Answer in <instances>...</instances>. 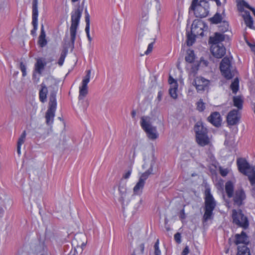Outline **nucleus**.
Segmentation results:
<instances>
[{"label": "nucleus", "instance_id": "obj_51", "mask_svg": "<svg viewBox=\"0 0 255 255\" xmlns=\"http://www.w3.org/2000/svg\"><path fill=\"white\" fill-rule=\"evenodd\" d=\"M189 248L188 246H186L183 250L182 253V255H187V254L189 253Z\"/></svg>", "mask_w": 255, "mask_h": 255}, {"label": "nucleus", "instance_id": "obj_54", "mask_svg": "<svg viewBox=\"0 0 255 255\" xmlns=\"http://www.w3.org/2000/svg\"><path fill=\"white\" fill-rule=\"evenodd\" d=\"M17 255H29L26 252L18 253Z\"/></svg>", "mask_w": 255, "mask_h": 255}, {"label": "nucleus", "instance_id": "obj_11", "mask_svg": "<svg viewBox=\"0 0 255 255\" xmlns=\"http://www.w3.org/2000/svg\"><path fill=\"white\" fill-rule=\"evenodd\" d=\"M210 50L212 55L217 58H221L226 54V48L223 44H212Z\"/></svg>", "mask_w": 255, "mask_h": 255}, {"label": "nucleus", "instance_id": "obj_37", "mask_svg": "<svg viewBox=\"0 0 255 255\" xmlns=\"http://www.w3.org/2000/svg\"><path fill=\"white\" fill-rule=\"evenodd\" d=\"M67 52L66 51H62L61 53L60 57L58 60V63L59 66H61L63 65L65 58L66 56Z\"/></svg>", "mask_w": 255, "mask_h": 255}, {"label": "nucleus", "instance_id": "obj_61", "mask_svg": "<svg viewBox=\"0 0 255 255\" xmlns=\"http://www.w3.org/2000/svg\"><path fill=\"white\" fill-rule=\"evenodd\" d=\"M82 246H85V245H84V244H82Z\"/></svg>", "mask_w": 255, "mask_h": 255}, {"label": "nucleus", "instance_id": "obj_14", "mask_svg": "<svg viewBox=\"0 0 255 255\" xmlns=\"http://www.w3.org/2000/svg\"><path fill=\"white\" fill-rule=\"evenodd\" d=\"M194 85L198 91H204L209 85V80L202 77H197L194 80Z\"/></svg>", "mask_w": 255, "mask_h": 255}, {"label": "nucleus", "instance_id": "obj_58", "mask_svg": "<svg viewBox=\"0 0 255 255\" xmlns=\"http://www.w3.org/2000/svg\"><path fill=\"white\" fill-rule=\"evenodd\" d=\"M132 117H134L136 114V113L135 111H132L131 113Z\"/></svg>", "mask_w": 255, "mask_h": 255}, {"label": "nucleus", "instance_id": "obj_22", "mask_svg": "<svg viewBox=\"0 0 255 255\" xmlns=\"http://www.w3.org/2000/svg\"><path fill=\"white\" fill-rule=\"evenodd\" d=\"M196 141L197 143L202 146H204L209 143V138L207 135V133L199 134L196 135Z\"/></svg>", "mask_w": 255, "mask_h": 255}, {"label": "nucleus", "instance_id": "obj_15", "mask_svg": "<svg viewBox=\"0 0 255 255\" xmlns=\"http://www.w3.org/2000/svg\"><path fill=\"white\" fill-rule=\"evenodd\" d=\"M38 0H33L32 1V24L33 26L34 30H36L38 26Z\"/></svg>", "mask_w": 255, "mask_h": 255}, {"label": "nucleus", "instance_id": "obj_50", "mask_svg": "<svg viewBox=\"0 0 255 255\" xmlns=\"http://www.w3.org/2000/svg\"><path fill=\"white\" fill-rule=\"evenodd\" d=\"M244 6H245L246 7L250 9L252 11H253V14H254L255 16V9L254 8H252V7H251L250 6V5L247 3H246L244 2Z\"/></svg>", "mask_w": 255, "mask_h": 255}, {"label": "nucleus", "instance_id": "obj_30", "mask_svg": "<svg viewBox=\"0 0 255 255\" xmlns=\"http://www.w3.org/2000/svg\"><path fill=\"white\" fill-rule=\"evenodd\" d=\"M120 194V201L123 202L126 196V187L125 185L119 186L118 189Z\"/></svg>", "mask_w": 255, "mask_h": 255}, {"label": "nucleus", "instance_id": "obj_4", "mask_svg": "<svg viewBox=\"0 0 255 255\" xmlns=\"http://www.w3.org/2000/svg\"><path fill=\"white\" fill-rule=\"evenodd\" d=\"M140 126L146 132L147 137L152 140L158 138V133L156 128L151 125V118L148 116H143L140 118Z\"/></svg>", "mask_w": 255, "mask_h": 255}, {"label": "nucleus", "instance_id": "obj_9", "mask_svg": "<svg viewBox=\"0 0 255 255\" xmlns=\"http://www.w3.org/2000/svg\"><path fill=\"white\" fill-rule=\"evenodd\" d=\"M91 70L86 71V75L83 78L81 85L79 87V95L78 96L79 101L83 100L88 94V84L89 83L91 78Z\"/></svg>", "mask_w": 255, "mask_h": 255}, {"label": "nucleus", "instance_id": "obj_39", "mask_svg": "<svg viewBox=\"0 0 255 255\" xmlns=\"http://www.w3.org/2000/svg\"><path fill=\"white\" fill-rule=\"evenodd\" d=\"M159 240H157L155 242L154 248V255H161V251L159 248Z\"/></svg>", "mask_w": 255, "mask_h": 255}, {"label": "nucleus", "instance_id": "obj_60", "mask_svg": "<svg viewBox=\"0 0 255 255\" xmlns=\"http://www.w3.org/2000/svg\"><path fill=\"white\" fill-rule=\"evenodd\" d=\"M39 247H40V248L42 249H43V246H42V245H40V246H39Z\"/></svg>", "mask_w": 255, "mask_h": 255}, {"label": "nucleus", "instance_id": "obj_10", "mask_svg": "<svg viewBox=\"0 0 255 255\" xmlns=\"http://www.w3.org/2000/svg\"><path fill=\"white\" fill-rule=\"evenodd\" d=\"M225 13L223 11L222 13L217 12L210 19V21L212 23L218 24L220 23H223V27H221V30L223 32H226L228 30L229 24L227 21L224 20Z\"/></svg>", "mask_w": 255, "mask_h": 255}, {"label": "nucleus", "instance_id": "obj_52", "mask_svg": "<svg viewBox=\"0 0 255 255\" xmlns=\"http://www.w3.org/2000/svg\"><path fill=\"white\" fill-rule=\"evenodd\" d=\"M139 249L140 250L141 253L143 254L144 250V244H141L139 246Z\"/></svg>", "mask_w": 255, "mask_h": 255}, {"label": "nucleus", "instance_id": "obj_48", "mask_svg": "<svg viewBox=\"0 0 255 255\" xmlns=\"http://www.w3.org/2000/svg\"><path fill=\"white\" fill-rule=\"evenodd\" d=\"M186 217V214L185 213V210L183 209L180 213V218L182 220L185 219Z\"/></svg>", "mask_w": 255, "mask_h": 255}, {"label": "nucleus", "instance_id": "obj_20", "mask_svg": "<svg viewBox=\"0 0 255 255\" xmlns=\"http://www.w3.org/2000/svg\"><path fill=\"white\" fill-rule=\"evenodd\" d=\"M208 119L209 122L215 127H218L221 125L222 120L220 114L218 112H216L212 113Z\"/></svg>", "mask_w": 255, "mask_h": 255}, {"label": "nucleus", "instance_id": "obj_21", "mask_svg": "<svg viewBox=\"0 0 255 255\" xmlns=\"http://www.w3.org/2000/svg\"><path fill=\"white\" fill-rule=\"evenodd\" d=\"M243 12L242 16L247 26L250 28H253L254 27V21L250 12L248 10H243Z\"/></svg>", "mask_w": 255, "mask_h": 255}, {"label": "nucleus", "instance_id": "obj_28", "mask_svg": "<svg viewBox=\"0 0 255 255\" xmlns=\"http://www.w3.org/2000/svg\"><path fill=\"white\" fill-rule=\"evenodd\" d=\"M234 185L231 181H228L225 184V191L229 198L233 196Z\"/></svg>", "mask_w": 255, "mask_h": 255}, {"label": "nucleus", "instance_id": "obj_3", "mask_svg": "<svg viewBox=\"0 0 255 255\" xmlns=\"http://www.w3.org/2000/svg\"><path fill=\"white\" fill-rule=\"evenodd\" d=\"M53 91L50 93L48 109L46 113V123L47 125H50L53 124L55 113L57 108L56 102V86L54 83Z\"/></svg>", "mask_w": 255, "mask_h": 255}, {"label": "nucleus", "instance_id": "obj_55", "mask_svg": "<svg viewBox=\"0 0 255 255\" xmlns=\"http://www.w3.org/2000/svg\"><path fill=\"white\" fill-rule=\"evenodd\" d=\"M214 1H215L216 2V3L218 6L221 5V3L220 0H214Z\"/></svg>", "mask_w": 255, "mask_h": 255}, {"label": "nucleus", "instance_id": "obj_41", "mask_svg": "<svg viewBox=\"0 0 255 255\" xmlns=\"http://www.w3.org/2000/svg\"><path fill=\"white\" fill-rule=\"evenodd\" d=\"M85 21L86 23L85 28H90V15L87 10H85Z\"/></svg>", "mask_w": 255, "mask_h": 255}, {"label": "nucleus", "instance_id": "obj_57", "mask_svg": "<svg viewBox=\"0 0 255 255\" xmlns=\"http://www.w3.org/2000/svg\"><path fill=\"white\" fill-rule=\"evenodd\" d=\"M161 93L160 92H158V98L160 100L161 99Z\"/></svg>", "mask_w": 255, "mask_h": 255}, {"label": "nucleus", "instance_id": "obj_32", "mask_svg": "<svg viewBox=\"0 0 255 255\" xmlns=\"http://www.w3.org/2000/svg\"><path fill=\"white\" fill-rule=\"evenodd\" d=\"M234 105L239 109H242L243 107V100L239 97H234L233 99Z\"/></svg>", "mask_w": 255, "mask_h": 255}, {"label": "nucleus", "instance_id": "obj_6", "mask_svg": "<svg viewBox=\"0 0 255 255\" xmlns=\"http://www.w3.org/2000/svg\"><path fill=\"white\" fill-rule=\"evenodd\" d=\"M220 68L222 74L227 79L232 78L236 73L235 68L231 63L229 57H225L220 63Z\"/></svg>", "mask_w": 255, "mask_h": 255}, {"label": "nucleus", "instance_id": "obj_1", "mask_svg": "<svg viewBox=\"0 0 255 255\" xmlns=\"http://www.w3.org/2000/svg\"><path fill=\"white\" fill-rule=\"evenodd\" d=\"M82 13V9L80 7L74 9L71 13V23L69 29L70 34V43H69V46L71 47L72 49L74 48V47L77 30L79 25Z\"/></svg>", "mask_w": 255, "mask_h": 255}, {"label": "nucleus", "instance_id": "obj_13", "mask_svg": "<svg viewBox=\"0 0 255 255\" xmlns=\"http://www.w3.org/2000/svg\"><path fill=\"white\" fill-rule=\"evenodd\" d=\"M238 169L243 174L246 175L251 172L254 167H251L249 163L244 158H239L237 161Z\"/></svg>", "mask_w": 255, "mask_h": 255}, {"label": "nucleus", "instance_id": "obj_40", "mask_svg": "<svg viewBox=\"0 0 255 255\" xmlns=\"http://www.w3.org/2000/svg\"><path fill=\"white\" fill-rule=\"evenodd\" d=\"M38 42L41 47H43L47 44V40L45 38L39 37Z\"/></svg>", "mask_w": 255, "mask_h": 255}, {"label": "nucleus", "instance_id": "obj_19", "mask_svg": "<svg viewBox=\"0 0 255 255\" xmlns=\"http://www.w3.org/2000/svg\"><path fill=\"white\" fill-rule=\"evenodd\" d=\"M227 120L228 124L230 125L233 126L237 124L240 120L238 111L233 110L230 111L228 115Z\"/></svg>", "mask_w": 255, "mask_h": 255}, {"label": "nucleus", "instance_id": "obj_23", "mask_svg": "<svg viewBox=\"0 0 255 255\" xmlns=\"http://www.w3.org/2000/svg\"><path fill=\"white\" fill-rule=\"evenodd\" d=\"M194 130L196 132V135L199 134L207 133V129L204 126L203 123L201 122H198L194 127Z\"/></svg>", "mask_w": 255, "mask_h": 255}, {"label": "nucleus", "instance_id": "obj_2", "mask_svg": "<svg viewBox=\"0 0 255 255\" xmlns=\"http://www.w3.org/2000/svg\"><path fill=\"white\" fill-rule=\"evenodd\" d=\"M190 9L193 11L196 17H206L209 12V4L205 0H192Z\"/></svg>", "mask_w": 255, "mask_h": 255}, {"label": "nucleus", "instance_id": "obj_35", "mask_svg": "<svg viewBox=\"0 0 255 255\" xmlns=\"http://www.w3.org/2000/svg\"><path fill=\"white\" fill-rule=\"evenodd\" d=\"M197 110L199 112H203L205 109V103L203 102L202 99H200L199 101L197 102Z\"/></svg>", "mask_w": 255, "mask_h": 255}, {"label": "nucleus", "instance_id": "obj_44", "mask_svg": "<svg viewBox=\"0 0 255 255\" xmlns=\"http://www.w3.org/2000/svg\"><path fill=\"white\" fill-rule=\"evenodd\" d=\"M220 173L223 176H226L228 173V170L227 168H220Z\"/></svg>", "mask_w": 255, "mask_h": 255}, {"label": "nucleus", "instance_id": "obj_38", "mask_svg": "<svg viewBox=\"0 0 255 255\" xmlns=\"http://www.w3.org/2000/svg\"><path fill=\"white\" fill-rule=\"evenodd\" d=\"M79 103L81 104V106L82 107V110L84 111L86 110L87 108H88V107L89 106V101L88 100H84V99H83V100L79 101Z\"/></svg>", "mask_w": 255, "mask_h": 255}, {"label": "nucleus", "instance_id": "obj_5", "mask_svg": "<svg viewBox=\"0 0 255 255\" xmlns=\"http://www.w3.org/2000/svg\"><path fill=\"white\" fill-rule=\"evenodd\" d=\"M205 211L203 219L206 222L211 219L213 211L216 206V202L209 189L205 191Z\"/></svg>", "mask_w": 255, "mask_h": 255}, {"label": "nucleus", "instance_id": "obj_24", "mask_svg": "<svg viewBox=\"0 0 255 255\" xmlns=\"http://www.w3.org/2000/svg\"><path fill=\"white\" fill-rule=\"evenodd\" d=\"M224 39L225 37L223 34L219 33H216L214 36L210 37L209 42L212 44H221L220 42L224 41Z\"/></svg>", "mask_w": 255, "mask_h": 255}, {"label": "nucleus", "instance_id": "obj_26", "mask_svg": "<svg viewBox=\"0 0 255 255\" xmlns=\"http://www.w3.org/2000/svg\"><path fill=\"white\" fill-rule=\"evenodd\" d=\"M155 163V161L152 160L150 164V168L145 172L142 173L140 175L139 180H141V181L145 183V180L148 178L149 175L151 174L153 171V166Z\"/></svg>", "mask_w": 255, "mask_h": 255}, {"label": "nucleus", "instance_id": "obj_42", "mask_svg": "<svg viewBox=\"0 0 255 255\" xmlns=\"http://www.w3.org/2000/svg\"><path fill=\"white\" fill-rule=\"evenodd\" d=\"M20 69L22 72V76L25 77L26 75V67L22 62H21L20 64Z\"/></svg>", "mask_w": 255, "mask_h": 255}, {"label": "nucleus", "instance_id": "obj_7", "mask_svg": "<svg viewBox=\"0 0 255 255\" xmlns=\"http://www.w3.org/2000/svg\"><path fill=\"white\" fill-rule=\"evenodd\" d=\"M54 83L55 84L56 86V92L57 91V86L55 80L52 78H48L45 80V82H42L40 87L41 88L39 90V100L42 103H44L47 101V95L48 93V89L47 86H48L49 88H51L52 91H50V93L53 91V84Z\"/></svg>", "mask_w": 255, "mask_h": 255}, {"label": "nucleus", "instance_id": "obj_45", "mask_svg": "<svg viewBox=\"0 0 255 255\" xmlns=\"http://www.w3.org/2000/svg\"><path fill=\"white\" fill-rule=\"evenodd\" d=\"M153 49V43H149L148 45V47L146 51L144 52L145 54L147 55L151 52Z\"/></svg>", "mask_w": 255, "mask_h": 255}, {"label": "nucleus", "instance_id": "obj_43", "mask_svg": "<svg viewBox=\"0 0 255 255\" xmlns=\"http://www.w3.org/2000/svg\"><path fill=\"white\" fill-rule=\"evenodd\" d=\"M174 240L177 243L179 244L181 242V235L179 233H176L174 235Z\"/></svg>", "mask_w": 255, "mask_h": 255}, {"label": "nucleus", "instance_id": "obj_27", "mask_svg": "<svg viewBox=\"0 0 255 255\" xmlns=\"http://www.w3.org/2000/svg\"><path fill=\"white\" fill-rule=\"evenodd\" d=\"M46 63L41 59H38L35 64V70L39 74H41Z\"/></svg>", "mask_w": 255, "mask_h": 255}, {"label": "nucleus", "instance_id": "obj_29", "mask_svg": "<svg viewBox=\"0 0 255 255\" xmlns=\"http://www.w3.org/2000/svg\"><path fill=\"white\" fill-rule=\"evenodd\" d=\"M237 255H251L249 249L247 246H238Z\"/></svg>", "mask_w": 255, "mask_h": 255}, {"label": "nucleus", "instance_id": "obj_16", "mask_svg": "<svg viewBox=\"0 0 255 255\" xmlns=\"http://www.w3.org/2000/svg\"><path fill=\"white\" fill-rule=\"evenodd\" d=\"M168 83L170 84L169 92L170 96L175 99L177 98V91L178 87L177 82L171 76H169Z\"/></svg>", "mask_w": 255, "mask_h": 255}, {"label": "nucleus", "instance_id": "obj_18", "mask_svg": "<svg viewBox=\"0 0 255 255\" xmlns=\"http://www.w3.org/2000/svg\"><path fill=\"white\" fill-rule=\"evenodd\" d=\"M235 244L239 246H247L250 242L249 237L244 232L235 235Z\"/></svg>", "mask_w": 255, "mask_h": 255}, {"label": "nucleus", "instance_id": "obj_47", "mask_svg": "<svg viewBox=\"0 0 255 255\" xmlns=\"http://www.w3.org/2000/svg\"><path fill=\"white\" fill-rule=\"evenodd\" d=\"M131 173V170H129L123 175V177L125 179H128L130 177Z\"/></svg>", "mask_w": 255, "mask_h": 255}, {"label": "nucleus", "instance_id": "obj_62", "mask_svg": "<svg viewBox=\"0 0 255 255\" xmlns=\"http://www.w3.org/2000/svg\"><path fill=\"white\" fill-rule=\"evenodd\" d=\"M132 255H135L133 254H132Z\"/></svg>", "mask_w": 255, "mask_h": 255}, {"label": "nucleus", "instance_id": "obj_46", "mask_svg": "<svg viewBox=\"0 0 255 255\" xmlns=\"http://www.w3.org/2000/svg\"><path fill=\"white\" fill-rule=\"evenodd\" d=\"M45 37H46V34H45V32L44 30L43 25H42L41 27V32H40V34L39 37L45 38Z\"/></svg>", "mask_w": 255, "mask_h": 255}, {"label": "nucleus", "instance_id": "obj_59", "mask_svg": "<svg viewBox=\"0 0 255 255\" xmlns=\"http://www.w3.org/2000/svg\"><path fill=\"white\" fill-rule=\"evenodd\" d=\"M78 0H72V1L73 2H75L78 1Z\"/></svg>", "mask_w": 255, "mask_h": 255}, {"label": "nucleus", "instance_id": "obj_33", "mask_svg": "<svg viewBox=\"0 0 255 255\" xmlns=\"http://www.w3.org/2000/svg\"><path fill=\"white\" fill-rule=\"evenodd\" d=\"M239 80L236 78L231 85V88L234 94H236L239 90Z\"/></svg>", "mask_w": 255, "mask_h": 255}, {"label": "nucleus", "instance_id": "obj_56", "mask_svg": "<svg viewBox=\"0 0 255 255\" xmlns=\"http://www.w3.org/2000/svg\"><path fill=\"white\" fill-rule=\"evenodd\" d=\"M251 48L253 51L255 52V45H251L250 46Z\"/></svg>", "mask_w": 255, "mask_h": 255}, {"label": "nucleus", "instance_id": "obj_49", "mask_svg": "<svg viewBox=\"0 0 255 255\" xmlns=\"http://www.w3.org/2000/svg\"><path fill=\"white\" fill-rule=\"evenodd\" d=\"M85 32L86 33L87 36L88 37V40L89 41V42H91V41H92V38H91V37L90 36V28H88V29L87 28H85Z\"/></svg>", "mask_w": 255, "mask_h": 255}, {"label": "nucleus", "instance_id": "obj_53", "mask_svg": "<svg viewBox=\"0 0 255 255\" xmlns=\"http://www.w3.org/2000/svg\"><path fill=\"white\" fill-rule=\"evenodd\" d=\"M21 146L17 145V152L19 155H20L21 154V151H20Z\"/></svg>", "mask_w": 255, "mask_h": 255}, {"label": "nucleus", "instance_id": "obj_8", "mask_svg": "<svg viewBox=\"0 0 255 255\" xmlns=\"http://www.w3.org/2000/svg\"><path fill=\"white\" fill-rule=\"evenodd\" d=\"M232 218L233 222L236 225L244 229H247L249 226V221L246 216L242 213L241 210H232Z\"/></svg>", "mask_w": 255, "mask_h": 255}, {"label": "nucleus", "instance_id": "obj_36", "mask_svg": "<svg viewBox=\"0 0 255 255\" xmlns=\"http://www.w3.org/2000/svg\"><path fill=\"white\" fill-rule=\"evenodd\" d=\"M26 131L24 130L22 134H21L20 136L18 138V141H17V145L21 146L22 144L25 141V137H26Z\"/></svg>", "mask_w": 255, "mask_h": 255}, {"label": "nucleus", "instance_id": "obj_17", "mask_svg": "<svg viewBox=\"0 0 255 255\" xmlns=\"http://www.w3.org/2000/svg\"><path fill=\"white\" fill-rule=\"evenodd\" d=\"M233 197L234 204L238 206L243 204V201L246 198V194L243 189H239L235 192Z\"/></svg>", "mask_w": 255, "mask_h": 255}, {"label": "nucleus", "instance_id": "obj_25", "mask_svg": "<svg viewBox=\"0 0 255 255\" xmlns=\"http://www.w3.org/2000/svg\"><path fill=\"white\" fill-rule=\"evenodd\" d=\"M144 185L145 183L141 181V180H138V181L136 183L133 188L134 194L137 195H141Z\"/></svg>", "mask_w": 255, "mask_h": 255}, {"label": "nucleus", "instance_id": "obj_12", "mask_svg": "<svg viewBox=\"0 0 255 255\" xmlns=\"http://www.w3.org/2000/svg\"><path fill=\"white\" fill-rule=\"evenodd\" d=\"M207 28L204 23L199 20H195L191 26V33L194 35H203L204 28Z\"/></svg>", "mask_w": 255, "mask_h": 255}, {"label": "nucleus", "instance_id": "obj_31", "mask_svg": "<svg viewBox=\"0 0 255 255\" xmlns=\"http://www.w3.org/2000/svg\"><path fill=\"white\" fill-rule=\"evenodd\" d=\"M195 59V54L193 50H188L187 52V55L185 57V60L186 62L191 63Z\"/></svg>", "mask_w": 255, "mask_h": 255}, {"label": "nucleus", "instance_id": "obj_34", "mask_svg": "<svg viewBox=\"0 0 255 255\" xmlns=\"http://www.w3.org/2000/svg\"><path fill=\"white\" fill-rule=\"evenodd\" d=\"M195 35L193 33H192L191 34H188L187 35V45L189 46L192 45V44L194 43L195 41Z\"/></svg>", "mask_w": 255, "mask_h": 255}]
</instances>
